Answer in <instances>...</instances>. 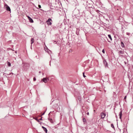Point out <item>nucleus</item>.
Instances as JSON below:
<instances>
[{
	"label": "nucleus",
	"mask_w": 133,
	"mask_h": 133,
	"mask_svg": "<svg viewBox=\"0 0 133 133\" xmlns=\"http://www.w3.org/2000/svg\"><path fill=\"white\" fill-rule=\"evenodd\" d=\"M102 52L104 54L105 53V51H104V49H103L102 50Z\"/></svg>",
	"instance_id": "18"
},
{
	"label": "nucleus",
	"mask_w": 133,
	"mask_h": 133,
	"mask_svg": "<svg viewBox=\"0 0 133 133\" xmlns=\"http://www.w3.org/2000/svg\"><path fill=\"white\" fill-rule=\"evenodd\" d=\"M42 117L40 119H39V120H42Z\"/></svg>",
	"instance_id": "28"
},
{
	"label": "nucleus",
	"mask_w": 133,
	"mask_h": 133,
	"mask_svg": "<svg viewBox=\"0 0 133 133\" xmlns=\"http://www.w3.org/2000/svg\"><path fill=\"white\" fill-rule=\"evenodd\" d=\"M40 9L42 11H43V10L42 9Z\"/></svg>",
	"instance_id": "30"
},
{
	"label": "nucleus",
	"mask_w": 133,
	"mask_h": 133,
	"mask_svg": "<svg viewBox=\"0 0 133 133\" xmlns=\"http://www.w3.org/2000/svg\"><path fill=\"white\" fill-rule=\"evenodd\" d=\"M108 42H110L109 41H108Z\"/></svg>",
	"instance_id": "33"
},
{
	"label": "nucleus",
	"mask_w": 133,
	"mask_h": 133,
	"mask_svg": "<svg viewBox=\"0 0 133 133\" xmlns=\"http://www.w3.org/2000/svg\"><path fill=\"white\" fill-rule=\"evenodd\" d=\"M35 119L38 122H39V120L37 118H36Z\"/></svg>",
	"instance_id": "21"
},
{
	"label": "nucleus",
	"mask_w": 133,
	"mask_h": 133,
	"mask_svg": "<svg viewBox=\"0 0 133 133\" xmlns=\"http://www.w3.org/2000/svg\"><path fill=\"white\" fill-rule=\"evenodd\" d=\"M42 128H43V129H44V128H45V127H43V126H42Z\"/></svg>",
	"instance_id": "29"
},
{
	"label": "nucleus",
	"mask_w": 133,
	"mask_h": 133,
	"mask_svg": "<svg viewBox=\"0 0 133 133\" xmlns=\"http://www.w3.org/2000/svg\"><path fill=\"white\" fill-rule=\"evenodd\" d=\"M119 118L122 120V111L121 110V111L119 113Z\"/></svg>",
	"instance_id": "8"
},
{
	"label": "nucleus",
	"mask_w": 133,
	"mask_h": 133,
	"mask_svg": "<svg viewBox=\"0 0 133 133\" xmlns=\"http://www.w3.org/2000/svg\"><path fill=\"white\" fill-rule=\"evenodd\" d=\"M130 33H129L128 32H127L126 33V34L128 35H129L130 34Z\"/></svg>",
	"instance_id": "25"
},
{
	"label": "nucleus",
	"mask_w": 133,
	"mask_h": 133,
	"mask_svg": "<svg viewBox=\"0 0 133 133\" xmlns=\"http://www.w3.org/2000/svg\"><path fill=\"white\" fill-rule=\"evenodd\" d=\"M29 66V63H26L24 64L23 66V68L25 70Z\"/></svg>",
	"instance_id": "1"
},
{
	"label": "nucleus",
	"mask_w": 133,
	"mask_h": 133,
	"mask_svg": "<svg viewBox=\"0 0 133 133\" xmlns=\"http://www.w3.org/2000/svg\"><path fill=\"white\" fill-rule=\"evenodd\" d=\"M103 64H104V65L105 66V67H108V63L105 59H104L103 60Z\"/></svg>",
	"instance_id": "5"
},
{
	"label": "nucleus",
	"mask_w": 133,
	"mask_h": 133,
	"mask_svg": "<svg viewBox=\"0 0 133 133\" xmlns=\"http://www.w3.org/2000/svg\"><path fill=\"white\" fill-rule=\"evenodd\" d=\"M108 36L109 38L110 39L111 41L112 40V38L111 35H108Z\"/></svg>",
	"instance_id": "13"
},
{
	"label": "nucleus",
	"mask_w": 133,
	"mask_h": 133,
	"mask_svg": "<svg viewBox=\"0 0 133 133\" xmlns=\"http://www.w3.org/2000/svg\"><path fill=\"white\" fill-rule=\"evenodd\" d=\"M111 127H112V128H114V125H113V124H111Z\"/></svg>",
	"instance_id": "20"
},
{
	"label": "nucleus",
	"mask_w": 133,
	"mask_h": 133,
	"mask_svg": "<svg viewBox=\"0 0 133 133\" xmlns=\"http://www.w3.org/2000/svg\"><path fill=\"white\" fill-rule=\"evenodd\" d=\"M105 115V114L104 113H102L101 114V117L102 118H104Z\"/></svg>",
	"instance_id": "7"
},
{
	"label": "nucleus",
	"mask_w": 133,
	"mask_h": 133,
	"mask_svg": "<svg viewBox=\"0 0 133 133\" xmlns=\"http://www.w3.org/2000/svg\"><path fill=\"white\" fill-rule=\"evenodd\" d=\"M83 122H86V120L85 119V118H83Z\"/></svg>",
	"instance_id": "16"
},
{
	"label": "nucleus",
	"mask_w": 133,
	"mask_h": 133,
	"mask_svg": "<svg viewBox=\"0 0 133 133\" xmlns=\"http://www.w3.org/2000/svg\"><path fill=\"white\" fill-rule=\"evenodd\" d=\"M87 115H89V112H88L87 113Z\"/></svg>",
	"instance_id": "26"
},
{
	"label": "nucleus",
	"mask_w": 133,
	"mask_h": 133,
	"mask_svg": "<svg viewBox=\"0 0 133 133\" xmlns=\"http://www.w3.org/2000/svg\"><path fill=\"white\" fill-rule=\"evenodd\" d=\"M42 80L44 82L46 83L47 82V80L46 78H44L42 79Z\"/></svg>",
	"instance_id": "9"
},
{
	"label": "nucleus",
	"mask_w": 133,
	"mask_h": 133,
	"mask_svg": "<svg viewBox=\"0 0 133 133\" xmlns=\"http://www.w3.org/2000/svg\"><path fill=\"white\" fill-rule=\"evenodd\" d=\"M49 120L51 123H53V121L52 119L50 118L49 119Z\"/></svg>",
	"instance_id": "14"
},
{
	"label": "nucleus",
	"mask_w": 133,
	"mask_h": 133,
	"mask_svg": "<svg viewBox=\"0 0 133 133\" xmlns=\"http://www.w3.org/2000/svg\"><path fill=\"white\" fill-rule=\"evenodd\" d=\"M52 21L50 18H49L48 20L46 21L48 25H51L52 24Z\"/></svg>",
	"instance_id": "2"
},
{
	"label": "nucleus",
	"mask_w": 133,
	"mask_h": 133,
	"mask_svg": "<svg viewBox=\"0 0 133 133\" xmlns=\"http://www.w3.org/2000/svg\"><path fill=\"white\" fill-rule=\"evenodd\" d=\"M26 16L28 17L29 21L30 22L32 23L34 22V21L30 17Z\"/></svg>",
	"instance_id": "3"
},
{
	"label": "nucleus",
	"mask_w": 133,
	"mask_h": 133,
	"mask_svg": "<svg viewBox=\"0 0 133 133\" xmlns=\"http://www.w3.org/2000/svg\"><path fill=\"white\" fill-rule=\"evenodd\" d=\"M6 8L7 11H10V12H11V9L10 7L7 5L6 6Z\"/></svg>",
	"instance_id": "6"
},
{
	"label": "nucleus",
	"mask_w": 133,
	"mask_h": 133,
	"mask_svg": "<svg viewBox=\"0 0 133 133\" xmlns=\"http://www.w3.org/2000/svg\"><path fill=\"white\" fill-rule=\"evenodd\" d=\"M34 39L33 38H31V48L32 45L34 42Z\"/></svg>",
	"instance_id": "10"
},
{
	"label": "nucleus",
	"mask_w": 133,
	"mask_h": 133,
	"mask_svg": "<svg viewBox=\"0 0 133 133\" xmlns=\"http://www.w3.org/2000/svg\"><path fill=\"white\" fill-rule=\"evenodd\" d=\"M38 7L39 8H41V5H38Z\"/></svg>",
	"instance_id": "23"
},
{
	"label": "nucleus",
	"mask_w": 133,
	"mask_h": 133,
	"mask_svg": "<svg viewBox=\"0 0 133 133\" xmlns=\"http://www.w3.org/2000/svg\"><path fill=\"white\" fill-rule=\"evenodd\" d=\"M126 98H127V96H126L124 97V99H125Z\"/></svg>",
	"instance_id": "24"
},
{
	"label": "nucleus",
	"mask_w": 133,
	"mask_h": 133,
	"mask_svg": "<svg viewBox=\"0 0 133 133\" xmlns=\"http://www.w3.org/2000/svg\"><path fill=\"white\" fill-rule=\"evenodd\" d=\"M36 79L35 77H34L33 78V80L34 81H36Z\"/></svg>",
	"instance_id": "19"
},
{
	"label": "nucleus",
	"mask_w": 133,
	"mask_h": 133,
	"mask_svg": "<svg viewBox=\"0 0 133 133\" xmlns=\"http://www.w3.org/2000/svg\"><path fill=\"white\" fill-rule=\"evenodd\" d=\"M45 112H44V113H43L42 114V115H43L44 114H45Z\"/></svg>",
	"instance_id": "27"
},
{
	"label": "nucleus",
	"mask_w": 133,
	"mask_h": 133,
	"mask_svg": "<svg viewBox=\"0 0 133 133\" xmlns=\"http://www.w3.org/2000/svg\"><path fill=\"white\" fill-rule=\"evenodd\" d=\"M45 46L46 47V48H44V50H45V51L46 52H48L49 54H50V52H51V51L50 50H49L48 48H47L46 47V46Z\"/></svg>",
	"instance_id": "4"
},
{
	"label": "nucleus",
	"mask_w": 133,
	"mask_h": 133,
	"mask_svg": "<svg viewBox=\"0 0 133 133\" xmlns=\"http://www.w3.org/2000/svg\"><path fill=\"white\" fill-rule=\"evenodd\" d=\"M119 53L121 54H123V52L122 50H120L119 51Z\"/></svg>",
	"instance_id": "17"
},
{
	"label": "nucleus",
	"mask_w": 133,
	"mask_h": 133,
	"mask_svg": "<svg viewBox=\"0 0 133 133\" xmlns=\"http://www.w3.org/2000/svg\"><path fill=\"white\" fill-rule=\"evenodd\" d=\"M39 73H41V71H39Z\"/></svg>",
	"instance_id": "32"
},
{
	"label": "nucleus",
	"mask_w": 133,
	"mask_h": 133,
	"mask_svg": "<svg viewBox=\"0 0 133 133\" xmlns=\"http://www.w3.org/2000/svg\"><path fill=\"white\" fill-rule=\"evenodd\" d=\"M84 72H83V76L84 77H86V76L85 75H84Z\"/></svg>",
	"instance_id": "22"
},
{
	"label": "nucleus",
	"mask_w": 133,
	"mask_h": 133,
	"mask_svg": "<svg viewBox=\"0 0 133 133\" xmlns=\"http://www.w3.org/2000/svg\"><path fill=\"white\" fill-rule=\"evenodd\" d=\"M7 64L8 66L10 67L11 66V64L10 62H8Z\"/></svg>",
	"instance_id": "12"
},
{
	"label": "nucleus",
	"mask_w": 133,
	"mask_h": 133,
	"mask_svg": "<svg viewBox=\"0 0 133 133\" xmlns=\"http://www.w3.org/2000/svg\"><path fill=\"white\" fill-rule=\"evenodd\" d=\"M15 52L16 53H17V51H15Z\"/></svg>",
	"instance_id": "31"
},
{
	"label": "nucleus",
	"mask_w": 133,
	"mask_h": 133,
	"mask_svg": "<svg viewBox=\"0 0 133 133\" xmlns=\"http://www.w3.org/2000/svg\"><path fill=\"white\" fill-rule=\"evenodd\" d=\"M121 46L123 48L124 47V43L122 42H121Z\"/></svg>",
	"instance_id": "11"
},
{
	"label": "nucleus",
	"mask_w": 133,
	"mask_h": 133,
	"mask_svg": "<svg viewBox=\"0 0 133 133\" xmlns=\"http://www.w3.org/2000/svg\"><path fill=\"white\" fill-rule=\"evenodd\" d=\"M43 130L46 133L47 132V130L46 128H44V129H43Z\"/></svg>",
	"instance_id": "15"
}]
</instances>
